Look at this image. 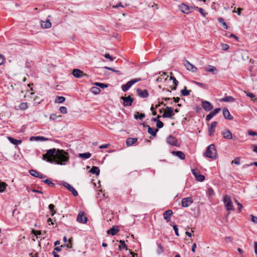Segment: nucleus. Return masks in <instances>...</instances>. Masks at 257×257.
I'll use <instances>...</instances> for the list:
<instances>
[{
  "label": "nucleus",
  "instance_id": "obj_1",
  "mask_svg": "<svg viewBox=\"0 0 257 257\" xmlns=\"http://www.w3.org/2000/svg\"><path fill=\"white\" fill-rule=\"evenodd\" d=\"M69 156L66 152L63 150L57 149L55 154V162L58 165H65L68 162Z\"/></svg>",
  "mask_w": 257,
  "mask_h": 257
},
{
  "label": "nucleus",
  "instance_id": "obj_2",
  "mask_svg": "<svg viewBox=\"0 0 257 257\" xmlns=\"http://www.w3.org/2000/svg\"><path fill=\"white\" fill-rule=\"evenodd\" d=\"M56 151L55 149L48 150L46 154L43 155V159L51 163H54Z\"/></svg>",
  "mask_w": 257,
  "mask_h": 257
},
{
  "label": "nucleus",
  "instance_id": "obj_3",
  "mask_svg": "<svg viewBox=\"0 0 257 257\" xmlns=\"http://www.w3.org/2000/svg\"><path fill=\"white\" fill-rule=\"evenodd\" d=\"M204 155L208 158L216 159L217 157V151L215 149V145L214 144L209 145L204 153Z\"/></svg>",
  "mask_w": 257,
  "mask_h": 257
},
{
  "label": "nucleus",
  "instance_id": "obj_4",
  "mask_svg": "<svg viewBox=\"0 0 257 257\" xmlns=\"http://www.w3.org/2000/svg\"><path fill=\"white\" fill-rule=\"evenodd\" d=\"M223 202L224 204V206L228 211H233L234 210V207L233 205L232 202L230 199V197L226 195L223 197Z\"/></svg>",
  "mask_w": 257,
  "mask_h": 257
},
{
  "label": "nucleus",
  "instance_id": "obj_5",
  "mask_svg": "<svg viewBox=\"0 0 257 257\" xmlns=\"http://www.w3.org/2000/svg\"><path fill=\"white\" fill-rule=\"evenodd\" d=\"M141 80V78H136L128 81L125 84H123L121 86L122 90L123 92L127 91L131 86L135 83L139 82Z\"/></svg>",
  "mask_w": 257,
  "mask_h": 257
},
{
  "label": "nucleus",
  "instance_id": "obj_6",
  "mask_svg": "<svg viewBox=\"0 0 257 257\" xmlns=\"http://www.w3.org/2000/svg\"><path fill=\"white\" fill-rule=\"evenodd\" d=\"M180 10L183 13L188 14L191 12H192L194 8L193 7H190L188 5H186L184 4H181L179 7Z\"/></svg>",
  "mask_w": 257,
  "mask_h": 257
},
{
  "label": "nucleus",
  "instance_id": "obj_7",
  "mask_svg": "<svg viewBox=\"0 0 257 257\" xmlns=\"http://www.w3.org/2000/svg\"><path fill=\"white\" fill-rule=\"evenodd\" d=\"M121 99L123 100V105L124 106H130L132 105L134 99L131 96L127 97L122 96Z\"/></svg>",
  "mask_w": 257,
  "mask_h": 257
},
{
  "label": "nucleus",
  "instance_id": "obj_8",
  "mask_svg": "<svg viewBox=\"0 0 257 257\" xmlns=\"http://www.w3.org/2000/svg\"><path fill=\"white\" fill-rule=\"evenodd\" d=\"M167 142L168 144L171 146L179 147V144L178 143L177 138H176L175 137L172 135H170L167 138Z\"/></svg>",
  "mask_w": 257,
  "mask_h": 257
},
{
  "label": "nucleus",
  "instance_id": "obj_9",
  "mask_svg": "<svg viewBox=\"0 0 257 257\" xmlns=\"http://www.w3.org/2000/svg\"><path fill=\"white\" fill-rule=\"evenodd\" d=\"M193 202L191 197L184 198L182 200L181 205L183 207H188Z\"/></svg>",
  "mask_w": 257,
  "mask_h": 257
},
{
  "label": "nucleus",
  "instance_id": "obj_10",
  "mask_svg": "<svg viewBox=\"0 0 257 257\" xmlns=\"http://www.w3.org/2000/svg\"><path fill=\"white\" fill-rule=\"evenodd\" d=\"M62 185L69 190L74 196H78V192L75 188L72 187L69 183L63 182Z\"/></svg>",
  "mask_w": 257,
  "mask_h": 257
},
{
  "label": "nucleus",
  "instance_id": "obj_11",
  "mask_svg": "<svg viewBox=\"0 0 257 257\" xmlns=\"http://www.w3.org/2000/svg\"><path fill=\"white\" fill-rule=\"evenodd\" d=\"M72 74L76 78H81L83 76L88 77V75L83 73V71L78 69H75L73 70Z\"/></svg>",
  "mask_w": 257,
  "mask_h": 257
},
{
  "label": "nucleus",
  "instance_id": "obj_12",
  "mask_svg": "<svg viewBox=\"0 0 257 257\" xmlns=\"http://www.w3.org/2000/svg\"><path fill=\"white\" fill-rule=\"evenodd\" d=\"M202 106L207 111L212 110L213 108L212 104L210 102L206 100L202 102Z\"/></svg>",
  "mask_w": 257,
  "mask_h": 257
},
{
  "label": "nucleus",
  "instance_id": "obj_13",
  "mask_svg": "<svg viewBox=\"0 0 257 257\" xmlns=\"http://www.w3.org/2000/svg\"><path fill=\"white\" fill-rule=\"evenodd\" d=\"M87 218L84 216V213L83 212H80L78 213L77 218V221L80 223H86L87 221Z\"/></svg>",
  "mask_w": 257,
  "mask_h": 257
},
{
  "label": "nucleus",
  "instance_id": "obj_14",
  "mask_svg": "<svg viewBox=\"0 0 257 257\" xmlns=\"http://www.w3.org/2000/svg\"><path fill=\"white\" fill-rule=\"evenodd\" d=\"M184 65L188 70L192 72H195L197 70L196 67L191 64L188 61H186Z\"/></svg>",
  "mask_w": 257,
  "mask_h": 257
},
{
  "label": "nucleus",
  "instance_id": "obj_15",
  "mask_svg": "<svg viewBox=\"0 0 257 257\" xmlns=\"http://www.w3.org/2000/svg\"><path fill=\"white\" fill-rule=\"evenodd\" d=\"M138 95L142 98H147L149 96V93L147 89L142 90L140 88L137 89Z\"/></svg>",
  "mask_w": 257,
  "mask_h": 257
},
{
  "label": "nucleus",
  "instance_id": "obj_16",
  "mask_svg": "<svg viewBox=\"0 0 257 257\" xmlns=\"http://www.w3.org/2000/svg\"><path fill=\"white\" fill-rule=\"evenodd\" d=\"M217 124V121H212L210 125L208 128V134L210 137H212L213 135V133L215 132V128L216 127Z\"/></svg>",
  "mask_w": 257,
  "mask_h": 257
},
{
  "label": "nucleus",
  "instance_id": "obj_17",
  "mask_svg": "<svg viewBox=\"0 0 257 257\" xmlns=\"http://www.w3.org/2000/svg\"><path fill=\"white\" fill-rule=\"evenodd\" d=\"M222 135L223 136V138L231 140L232 138V135L231 132L228 130H224L221 133Z\"/></svg>",
  "mask_w": 257,
  "mask_h": 257
},
{
  "label": "nucleus",
  "instance_id": "obj_18",
  "mask_svg": "<svg viewBox=\"0 0 257 257\" xmlns=\"http://www.w3.org/2000/svg\"><path fill=\"white\" fill-rule=\"evenodd\" d=\"M223 116L228 120L233 119V116L231 115L228 109L227 108H223L222 111Z\"/></svg>",
  "mask_w": 257,
  "mask_h": 257
},
{
  "label": "nucleus",
  "instance_id": "obj_19",
  "mask_svg": "<svg viewBox=\"0 0 257 257\" xmlns=\"http://www.w3.org/2000/svg\"><path fill=\"white\" fill-rule=\"evenodd\" d=\"M173 215V211L171 210H168L163 213V217L167 222L170 221V217Z\"/></svg>",
  "mask_w": 257,
  "mask_h": 257
},
{
  "label": "nucleus",
  "instance_id": "obj_20",
  "mask_svg": "<svg viewBox=\"0 0 257 257\" xmlns=\"http://www.w3.org/2000/svg\"><path fill=\"white\" fill-rule=\"evenodd\" d=\"M205 70L207 72H211L213 74H215L218 72L216 67L211 65H209L208 67L205 68Z\"/></svg>",
  "mask_w": 257,
  "mask_h": 257
},
{
  "label": "nucleus",
  "instance_id": "obj_21",
  "mask_svg": "<svg viewBox=\"0 0 257 257\" xmlns=\"http://www.w3.org/2000/svg\"><path fill=\"white\" fill-rule=\"evenodd\" d=\"M172 154L179 158L181 160H184L185 159V154L181 151H173Z\"/></svg>",
  "mask_w": 257,
  "mask_h": 257
},
{
  "label": "nucleus",
  "instance_id": "obj_22",
  "mask_svg": "<svg viewBox=\"0 0 257 257\" xmlns=\"http://www.w3.org/2000/svg\"><path fill=\"white\" fill-rule=\"evenodd\" d=\"M118 231H119V230L118 229L117 226H113L112 227H111V228L108 229L107 231V233L108 234H111L112 235H114L116 234L118 232Z\"/></svg>",
  "mask_w": 257,
  "mask_h": 257
},
{
  "label": "nucleus",
  "instance_id": "obj_23",
  "mask_svg": "<svg viewBox=\"0 0 257 257\" xmlns=\"http://www.w3.org/2000/svg\"><path fill=\"white\" fill-rule=\"evenodd\" d=\"M165 112L168 115V118H172V116L174 115L173 108L171 107L167 106L166 108Z\"/></svg>",
  "mask_w": 257,
  "mask_h": 257
},
{
  "label": "nucleus",
  "instance_id": "obj_24",
  "mask_svg": "<svg viewBox=\"0 0 257 257\" xmlns=\"http://www.w3.org/2000/svg\"><path fill=\"white\" fill-rule=\"evenodd\" d=\"M147 127L148 133L152 135L153 137H156L157 133L158 132V130L157 128L154 129L149 125H147Z\"/></svg>",
  "mask_w": 257,
  "mask_h": 257
},
{
  "label": "nucleus",
  "instance_id": "obj_25",
  "mask_svg": "<svg viewBox=\"0 0 257 257\" xmlns=\"http://www.w3.org/2000/svg\"><path fill=\"white\" fill-rule=\"evenodd\" d=\"M235 98L231 96H227L220 99L221 102H234Z\"/></svg>",
  "mask_w": 257,
  "mask_h": 257
},
{
  "label": "nucleus",
  "instance_id": "obj_26",
  "mask_svg": "<svg viewBox=\"0 0 257 257\" xmlns=\"http://www.w3.org/2000/svg\"><path fill=\"white\" fill-rule=\"evenodd\" d=\"M138 141L137 138H128L126 141V144L127 146H131L136 143Z\"/></svg>",
  "mask_w": 257,
  "mask_h": 257
},
{
  "label": "nucleus",
  "instance_id": "obj_27",
  "mask_svg": "<svg viewBox=\"0 0 257 257\" xmlns=\"http://www.w3.org/2000/svg\"><path fill=\"white\" fill-rule=\"evenodd\" d=\"M119 242L120 243V244L118 246V249L119 250H121L123 249H125V250L128 251L129 249L127 248V246L125 244V241L124 240H120L119 241Z\"/></svg>",
  "mask_w": 257,
  "mask_h": 257
},
{
  "label": "nucleus",
  "instance_id": "obj_28",
  "mask_svg": "<svg viewBox=\"0 0 257 257\" xmlns=\"http://www.w3.org/2000/svg\"><path fill=\"white\" fill-rule=\"evenodd\" d=\"M8 139L12 144L15 145H18L22 143V141L21 140H16L11 137H9Z\"/></svg>",
  "mask_w": 257,
  "mask_h": 257
},
{
  "label": "nucleus",
  "instance_id": "obj_29",
  "mask_svg": "<svg viewBox=\"0 0 257 257\" xmlns=\"http://www.w3.org/2000/svg\"><path fill=\"white\" fill-rule=\"evenodd\" d=\"M51 23L49 20H47L46 21H42L41 23V26L43 28L47 29L51 27Z\"/></svg>",
  "mask_w": 257,
  "mask_h": 257
},
{
  "label": "nucleus",
  "instance_id": "obj_30",
  "mask_svg": "<svg viewBox=\"0 0 257 257\" xmlns=\"http://www.w3.org/2000/svg\"><path fill=\"white\" fill-rule=\"evenodd\" d=\"M30 140L31 141L35 140V141H45L48 140V139L46 138H45L44 137L38 136V137H31Z\"/></svg>",
  "mask_w": 257,
  "mask_h": 257
},
{
  "label": "nucleus",
  "instance_id": "obj_31",
  "mask_svg": "<svg viewBox=\"0 0 257 257\" xmlns=\"http://www.w3.org/2000/svg\"><path fill=\"white\" fill-rule=\"evenodd\" d=\"M90 172L96 175H98L100 173V170L97 167L93 166L90 170Z\"/></svg>",
  "mask_w": 257,
  "mask_h": 257
},
{
  "label": "nucleus",
  "instance_id": "obj_32",
  "mask_svg": "<svg viewBox=\"0 0 257 257\" xmlns=\"http://www.w3.org/2000/svg\"><path fill=\"white\" fill-rule=\"evenodd\" d=\"M91 156V154L89 152H86L84 153H80L79 154V157L80 158L87 159L89 158Z\"/></svg>",
  "mask_w": 257,
  "mask_h": 257
},
{
  "label": "nucleus",
  "instance_id": "obj_33",
  "mask_svg": "<svg viewBox=\"0 0 257 257\" xmlns=\"http://www.w3.org/2000/svg\"><path fill=\"white\" fill-rule=\"evenodd\" d=\"M170 79L173 80V83L175 85L174 87H171L172 90H176V87L178 84V81L177 80V79L175 78V77H174L173 76H171Z\"/></svg>",
  "mask_w": 257,
  "mask_h": 257
},
{
  "label": "nucleus",
  "instance_id": "obj_34",
  "mask_svg": "<svg viewBox=\"0 0 257 257\" xmlns=\"http://www.w3.org/2000/svg\"><path fill=\"white\" fill-rule=\"evenodd\" d=\"M145 117V114L144 113H140L139 112H137L134 114V118L136 119H143Z\"/></svg>",
  "mask_w": 257,
  "mask_h": 257
},
{
  "label": "nucleus",
  "instance_id": "obj_35",
  "mask_svg": "<svg viewBox=\"0 0 257 257\" xmlns=\"http://www.w3.org/2000/svg\"><path fill=\"white\" fill-rule=\"evenodd\" d=\"M48 207L51 212V215L53 216L56 213V211L55 210V206L53 204H50Z\"/></svg>",
  "mask_w": 257,
  "mask_h": 257
},
{
  "label": "nucleus",
  "instance_id": "obj_36",
  "mask_svg": "<svg viewBox=\"0 0 257 257\" xmlns=\"http://www.w3.org/2000/svg\"><path fill=\"white\" fill-rule=\"evenodd\" d=\"M190 92L191 90H187L186 87H185L181 91V95L183 96H188L190 95Z\"/></svg>",
  "mask_w": 257,
  "mask_h": 257
},
{
  "label": "nucleus",
  "instance_id": "obj_37",
  "mask_svg": "<svg viewBox=\"0 0 257 257\" xmlns=\"http://www.w3.org/2000/svg\"><path fill=\"white\" fill-rule=\"evenodd\" d=\"M65 101V98L63 96H57L55 102L56 103H62Z\"/></svg>",
  "mask_w": 257,
  "mask_h": 257
},
{
  "label": "nucleus",
  "instance_id": "obj_38",
  "mask_svg": "<svg viewBox=\"0 0 257 257\" xmlns=\"http://www.w3.org/2000/svg\"><path fill=\"white\" fill-rule=\"evenodd\" d=\"M43 182L50 187H55V184L53 183L50 179H46L43 180Z\"/></svg>",
  "mask_w": 257,
  "mask_h": 257
},
{
  "label": "nucleus",
  "instance_id": "obj_39",
  "mask_svg": "<svg viewBox=\"0 0 257 257\" xmlns=\"http://www.w3.org/2000/svg\"><path fill=\"white\" fill-rule=\"evenodd\" d=\"M19 107L21 110H25L28 107V104L27 102H22L20 104Z\"/></svg>",
  "mask_w": 257,
  "mask_h": 257
},
{
  "label": "nucleus",
  "instance_id": "obj_40",
  "mask_svg": "<svg viewBox=\"0 0 257 257\" xmlns=\"http://www.w3.org/2000/svg\"><path fill=\"white\" fill-rule=\"evenodd\" d=\"M91 91L94 94H98L100 92V90L98 87H92L91 88Z\"/></svg>",
  "mask_w": 257,
  "mask_h": 257
},
{
  "label": "nucleus",
  "instance_id": "obj_41",
  "mask_svg": "<svg viewBox=\"0 0 257 257\" xmlns=\"http://www.w3.org/2000/svg\"><path fill=\"white\" fill-rule=\"evenodd\" d=\"M7 185L4 183L0 181V192H3L5 191Z\"/></svg>",
  "mask_w": 257,
  "mask_h": 257
},
{
  "label": "nucleus",
  "instance_id": "obj_42",
  "mask_svg": "<svg viewBox=\"0 0 257 257\" xmlns=\"http://www.w3.org/2000/svg\"><path fill=\"white\" fill-rule=\"evenodd\" d=\"M218 21L220 23H221L223 25V26L224 29H228V26L223 18H219L218 19Z\"/></svg>",
  "mask_w": 257,
  "mask_h": 257
},
{
  "label": "nucleus",
  "instance_id": "obj_43",
  "mask_svg": "<svg viewBox=\"0 0 257 257\" xmlns=\"http://www.w3.org/2000/svg\"><path fill=\"white\" fill-rule=\"evenodd\" d=\"M29 173L32 176L34 177H37L38 176H39V172L36 170L33 169L30 170L29 171Z\"/></svg>",
  "mask_w": 257,
  "mask_h": 257
},
{
  "label": "nucleus",
  "instance_id": "obj_44",
  "mask_svg": "<svg viewBox=\"0 0 257 257\" xmlns=\"http://www.w3.org/2000/svg\"><path fill=\"white\" fill-rule=\"evenodd\" d=\"M196 9L199 11V12L202 15V16L204 17H205L206 15L207 14V13H206L204 12V11L203 9L201 8L196 7Z\"/></svg>",
  "mask_w": 257,
  "mask_h": 257
},
{
  "label": "nucleus",
  "instance_id": "obj_45",
  "mask_svg": "<svg viewBox=\"0 0 257 257\" xmlns=\"http://www.w3.org/2000/svg\"><path fill=\"white\" fill-rule=\"evenodd\" d=\"M193 82L197 85L198 86L202 87V88H206V85H205V84L204 83H200V82H197V81H193Z\"/></svg>",
  "mask_w": 257,
  "mask_h": 257
},
{
  "label": "nucleus",
  "instance_id": "obj_46",
  "mask_svg": "<svg viewBox=\"0 0 257 257\" xmlns=\"http://www.w3.org/2000/svg\"><path fill=\"white\" fill-rule=\"evenodd\" d=\"M158 248L157 250V253L158 254H161L162 252H163V251H164L163 246L162 245H161L160 244H158Z\"/></svg>",
  "mask_w": 257,
  "mask_h": 257
},
{
  "label": "nucleus",
  "instance_id": "obj_47",
  "mask_svg": "<svg viewBox=\"0 0 257 257\" xmlns=\"http://www.w3.org/2000/svg\"><path fill=\"white\" fill-rule=\"evenodd\" d=\"M195 178L197 181H201V182L203 181L205 179L204 176H203L201 174H200L199 175H198L197 176H196Z\"/></svg>",
  "mask_w": 257,
  "mask_h": 257
},
{
  "label": "nucleus",
  "instance_id": "obj_48",
  "mask_svg": "<svg viewBox=\"0 0 257 257\" xmlns=\"http://www.w3.org/2000/svg\"><path fill=\"white\" fill-rule=\"evenodd\" d=\"M240 157H236L234 159V160H233L231 162V164H235L236 165H239L240 164Z\"/></svg>",
  "mask_w": 257,
  "mask_h": 257
},
{
  "label": "nucleus",
  "instance_id": "obj_49",
  "mask_svg": "<svg viewBox=\"0 0 257 257\" xmlns=\"http://www.w3.org/2000/svg\"><path fill=\"white\" fill-rule=\"evenodd\" d=\"M59 110L63 114H66L67 112V109L65 106H61L59 108Z\"/></svg>",
  "mask_w": 257,
  "mask_h": 257
},
{
  "label": "nucleus",
  "instance_id": "obj_50",
  "mask_svg": "<svg viewBox=\"0 0 257 257\" xmlns=\"http://www.w3.org/2000/svg\"><path fill=\"white\" fill-rule=\"evenodd\" d=\"M214 116H215L212 112H210L206 117V120L209 121Z\"/></svg>",
  "mask_w": 257,
  "mask_h": 257
},
{
  "label": "nucleus",
  "instance_id": "obj_51",
  "mask_svg": "<svg viewBox=\"0 0 257 257\" xmlns=\"http://www.w3.org/2000/svg\"><path fill=\"white\" fill-rule=\"evenodd\" d=\"M148 6H149V7H151L152 8H153L154 6H155L156 7L155 9H158L157 4H156L154 2V1H150V3L148 4Z\"/></svg>",
  "mask_w": 257,
  "mask_h": 257
},
{
  "label": "nucleus",
  "instance_id": "obj_52",
  "mask_svg": "<svg viewBox=\"0 0 257 257\" xmlns=\"http://www.w3.org/2000/svg\"><path fill=\"white\" fill-rule=\"evenodd\" d=\"M156 126L158 128H161L164 126V123L160 120L157 121Z\"/></svg>",
  "mask_w": 257,
  "mask_h": 257
},
{
  "label": "nucleus",
  "instance_id": "obj_53",
  "mask_svg": "<svg viewBox=\"0 0 257 257\" xmlns=\"http://www.w3.org/2000/svg\"><path fill=\"white\" fill-rule=\"evenodd\" d=\"M125 6H126V4H125V5H123L122 3H119V4L116 5L115 6H113V8H118L119 7L121 8H124Z\"/></svg>",
  "mask_w": 257,
  "mask_h": 257
},
{
  "label": "nucleus",
  "instance_id": "obj_54",
  "mask_svg": "<svg viewBox=\"0 0 257 257\" xmlns=\"http://www.w3.org/2000/svg\"><path fill=\"white\" fill-rule=\"evenodd\" d=\"M57 117H61V115L57 116L55 114H51L50 116V119L54 120L56 119Z\"/></svg>",
  "mask_w": 257,
  "mask_h": 257
},
{
  "label": "nucleus",
  "instance_id": "obj_55",
  "mask_svg": "<svg viewBox=\"0 0 257 257\" xmlns=\"http://www.w3.org/2000/svg\"><path fill=\"white\" fill-rule=\"evenodd\" d=\"M229 48L228 45L226 44H221V48L223 50H227Z\"/></svg>",
  "mask_w": 257,
  "mask_h": 257
},
{
  "label": "nucleus",
  "instance_id": "obj_56",
  "mask_svg": "<svg viewBox=\"0 0 257 257\" xmlns=\"http://www.w3.org/2000/svg\"><path fill=\"white\" fill-rule=\"evenodd\" d=\"M235 203L237 204V205H238V211L239 212H240L241 211V209L242 208V205L241 203H240L237 200H235Z\"/></svg>",
  "mask_w": 257,
  "mask_h": 257
},
{
  "label": "nucleus",
  "instance_id": "obj_57",
  "mask_svg": "<svg viewBox=\"0 0 257 257\" xmlns=\"http://www.w3.org/2000/svg\"><path fill=\"white\" fill-rule=\"evenodd\" d=\"M173 229H174V230L175 231V234L177 236H179V232H178V228L177 225H174L173 226Z\"/></svg>",
  "mask_w": 257,
  "mask_h": 257
},
{
  "label": "nucleus",
  "instance_id": "obj_58",
  "mask_svg": "<svg viewBox=\"0 0 257 257\" xmlns=\"http://www.w3.org/2000/svg\"><path fill=\"white\" fill-rule=\"evenodd\" d=\"M221 111L220 108H215L213 111H211L214 115H216Z\"/></svg>",
  "mask_w": 257,
  "mask_h": 257
},
{
  "label": "nucleus",
  "instance_id": "obj_59",
  "mask_svg": "<svg viewBox=\"0 0 257 257\" xmlns=\"http://www.w3.org/2000/svg\"><path fill=\"white\" fill-rule=\"evenodd\" d=\"M32 233L35 235H40L41 234V232L40 230H36L34 229H32Z\"/></svg>",
  "mask_w": 257,
  "mask_h": 257
},
{
  "label": "nucleus",
  "instance_id": "obj_60",
  "mask_svg": "<svg viewBox=\"0 0 257 257\" xmlns=\"http://www.w3.org/2000/svg\"><path fill=\"white\" fill-rule=\"evenodd\" d=\"M5 60V59L4 56L3 55L0 54V65L4 63Z\"/></svg>",
  "mask_w": 257,
  "mask_h": 257
},
{
  "label": "nucleus",
  "instance_id": "obj_61",
  "mask_svg": "<svg viewBox=\"0 0 257 257\" xmlns=\"http://www.w3.org/2000/svg\"><path fill=\"white\" fill-rule=\"evenodd\" d=\"M251 221L254 223H257V217L253 215H251Z\"/></svg>",
  "mask_w": 257,
  "mask_h": 257
},
{
  "label": "nucleus",
  "instance_id": "obj_62",
  "mask_svg": "<svg viewBox=\"0 0 257 257\" xmlns=\"http://www.w3.org/2000/svg\"><path fill=\"white\" fill-rule=\"evenodd\" d=\"M193 174L196 177L199 174V172L197 170L193 169L192 170Z\"/></svg>",
  "mask_w": 257,
  "mask_h": 257
},
{
  "label": "nucleus",
  "instance_id": "obj_63",
  "mask_svg": "<svg viewBox=\"0 0 257 257\" xmlns=\"http://www.w3.org/2000/svg\"><path fill=\"white\" fill-rule=\"evenodd\" d=\"M104 57L106 58L109 59L111 61L113 60V58L109 54H105Z\"/></svg>",
  "mask_w": 257,
  "mask_h": 257
},
{
  "label": "nucleus",
  "instance_id": "obj_64",
  "mask_svg": "<svg viewBox=\"0 0 257 257\" xmlns=\"http://www.w3.org/2000/svg\"><path fill=\"white\" fill-rule=\"evenodd\" d=\"M128 252H129V253L131 254L133 257H138V255L137 253L132 251V250L130 249L128 250Z\"/></svg>",
  "mask_w": 257,
  "mask_h": 257
}]
</instances>
